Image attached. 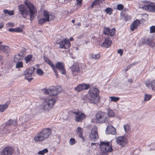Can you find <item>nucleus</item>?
Segmentation results:
<instances>
[{"instance_id":"1","label":"nucleus","mask_w":155,"mask_h":155,"mask_svg":"<svg viewBox=\"0 0 155 155\" xmlns=\"http://www.w3.org/2000/svg\"><path fill=\"white\" fill-rule=\"evenodd\" d=\"M24 3L25 5L23 4L18 5L19 12L24 18H27V16L29 15L30 19L31 21L35 17L37 12V9L29 1H25Z\"/></svg>"},{"instance_id":"2","label":"nucleus","mask_w":155,"mask_h":155,"mask_svg":"<svg viewBox=\"0 0 155 155\" xmlns=\"http://www.w3.org/2000/svg\"><path fill=\"white\" fill-rule=\"evenodd\" d=\"M44 59L45 61L52 68L56 77H58V75L56 68L62 74L65 75L66 74L64 65L62 62H58L56 64V67H55L53 63L47 57H44Z\"/></svg>"},{"instance_id":"3","label":"nucleus","mask_w":155,"mask_h":155,"mask_svg":"<svg viewBox=\"0 0 155 155\" xmlns=\"http://www.w3.org/2000/svg\"><path fill=\"white\" fill-rule=\"evenodd\" d=\"M51 132V129L44 128L35 135L34 140L35 141L37 142L42 141L49 136Z\"/></svg>"},{"instance_id":"4","label":"nucleus","mask_w":155,"mask_h":155,"mask_svg":"<svg viewBox=\"0 0 155 155\" xmlns=\"http://www.w3.org/2000/svg\"><path fill=\"white\" fill-rule=\"evenodd\" d=\"M90 98L89 101L91 104H97L99 100V91L95 88H91L89 91Z\"/></svg>"},{"instance_id":"5","label":"nucleus","mask_w":155,"mask_h":155,"mask_svg":"<svg viewBox=\"0 0 155 155\" xmlns=\"http://www.w3.org/2000/svg\"><path fill=\"white\" fill-rule=\"evenodd\" d=\"M43 15L44 18H41L38 21L39 24L41 25L50 20L54 18L55 16L53 14L48 12L46 10L43 11Z\"/></svg>"},{"instance_id":"6","label":"nucleus","mask_w":155,"mask_h":155,"mask_svg":"<svg viewBox=\"0 0 155 155\" xmlns=\"http://www.w3.org/2000/svg\"><path fill=\"white\" fill-rule=\"evenodd\" d=\"M101 151L103 153H107L112 152V147L110 145L109 142H101L99 145Z\"/></svg>"},{"instance_id":"7","label":"nucleus","mask_w":155,"mask_h":155,"mask_svg":"<svg viewBox=\"0 0 155 155\" xmlns=\"http://www.w3.org/2000/svg\"><path fill=\"white\" fill-rule=\"evenodd\" d=\"M97 123H103L107 120V115L106 113L102 112H98L95 115Z\"/></svg>"},{"instance_id":"8","label":"nucleus","mask_w":155,"mask_h":155,"mask_svg":"<svg viewBox=\"0 0 155 155\" xmlns=\"http://www.w3.org/2000/svg\"><path fill=\"white\" fill-rule=\"evenodd\" d=\"M98 137L97 127L95 126H94L91 130L90 139L92 141H95L98 139Z\"/></svg>"},{"instance_id":"9","label":"nucleus","mask_w":155,"mask_h":155,"mask_svg":"<svg viewBox=\"0 0 155 155\" xmlns=\"http://www.w3.org/2000/svg\"><path fill=\"white\" fill-rule=\"evenodd\" d=\"M55 102L56 99L54 98H51L44 102L43 104L44 109L46 110L50 109Z\"/></svg>"},{"instance_id":"10","label":"nucleus","mask_w":155,"mask_h":155,"mask_svg":"<svg viewBox=\"0 0 155 155\" xmlns=\"http://www.w3.org/2000/svg\"><path fill=\"white\" fill-rule=\"evenodd\" d=\"M62 90V88L60 86L55 87L51 86L49 88L50 92V95L54 96L58 95L60 93Z\"/></svg>"},{"instance_id":"11","label":"nucleus","mask_w":155,"mask_h":155,"mask_svg":"<svg viewBox=\"0 0 155 155\" xmlns=\"http://www.w3.org/2000/svg\"><path fill=\"white\" fill-rule=\"evenodd\" d=\"M117 143L122 147L125 146L127 144L128 140L127 137L125 136H120L115 139Z\"/></svg>"},{"instance_id":"12","label":"nucleus","mask_w":155,"mask_h":155,"mask_svg":"<svg viewBox=\"0 0 155 155\" xmlns=\"http://www.w3.org/2000/svg\"><path fill=\"white\" fill-rule=\"evenodd\" d=\"M90 87L89 84L82 83L79 84L77 87L74 88V89L77 92H79L83 90L88 89Z\"/></svg>"},{"instance_id":"13","label":"nucleus","mask_w":155,"mask_h":155,"mask_svg":"<svg viewBox=\"0 0 155 155\" xmlns=\"http://www.w3.org/2000/svg\"><path fill=\"white\" fill-rule=\"evenodd\" d=\"M58 44L60 45V48L64 49H67L71 45L69 40L66 39L59 42Z\"/></svg>"},{"instance_id":"14","label":"nucleus","mask_w":155,"mask_h":155,"mask_svg":"<svg viewBox=\"0 0 155 155\" xmlns=\"http://www.w3.org/2000/svg\"><path fill=\"white\" fill-rule=\"evenodd\" d=\"M115 29H110L109 28H104L103 30L104 34L108 36H112L115 34Z\"/></svg>"},{"instance_id":"15","label":"nucleus","mask_w":155,"mask_h":155,"mask_svg":"<svg viewBox=\"0 0 155 155\" xmlns=\"http://www.w3.org/2000/svg\"><path fill=\"white\" fill-rule=\"evenodd\" d=\"M73 113L76 115L75 117V121L78 122H80L85 117L86 115L82 113L79 112H74Z\"/></svg>"},{"instance_id":"16","label":"nucleus","mask_w":155,"mask_h":155,"mask_svg":"<svg viewBox=\"0 0 155 155\" xmlns=\"http://www.w3.org/2000/svg\"><path fill=\"white\" fill-rule=\"evenodd\" d=\"M13 149L12 147H7L2 150L1 155H12Z\"/></svg>"},{"instance_id":"17","label":"nucleus","mask_w":155,"mask_h":155,"mask_svg":"<svg viewBox=\"0 0 155 155\" xmlns=\"http://www.w3.org/2000/svg\"><path fill=\"white\" fill-rule=\"evenodd\" d=\"M145 84L147 87L149 88H151L153 90L155 91V81H151L147 80L146 81Z\"/></svg>"},{"instance_id":"18","label":"nucleus","mask_w":155,"mask_h":155,"mask_svg":"<svg viewBox=\"0 0 155 155\" xmlns=\"http://www.w3.org/2000/svg\"><path fill=\"white\" fill-rule=\"evenodd\" d=\"M106 131V133L107 134H111L115 135L116 133L115 128L111 125L108 126L107 127Z\"/></svg>"},{"instance_id":"19","label":"nucleus","mask_w":155,"mask_h":155,"mask_svg":"<svg viewBox=\"0 0 155 155\" xmlns=\"http://www.w3.org/2000/svg\"><path fill=\"white\" fill-rule=\"evenodd\" d=\"M112 41L108 37L106 38L103 42L102 43L101 46L106 48H108L112 44Z\"/></svg>"},{"instance_id":"20","label":"nucleus","mask_w":155,"mask_h":155,"mask_svg":"<svg viewBox=\"0 0 155 155\" xmlns=\"http://www.w3.org/2000/svg\"><path fill=\"white\" fill-rule=\"evenodd\" d=\"M142 8L150 12H155V5H144Z\"/></svg>"},{"instance_id":"21","label":"nucleus","mask_w":155,"mask_h":155,"mask_svg":"<svg viewBox=\"0 0 155 155\" xmlns=\"http://www.w3.org/2000/svg\"><path fill=\"white\" fill-rule=\"evenodd\" d=\"M72 74L74 75H76L80 72V68L78 64H74L72 66Z\"/></svg>"},{"instance_id":"22","label":"nucleus","mask_w":155,"mask_h":155,"mask_svg":"<svg viewBox=\"0 0 155 155\" xmlns=\"http://www.w3.org/2000/svg\"><path fill=\"white\" fill-rule=\"evenodd\" d=\"M17 125V120H10L8 121L6 124V127L8 128H10L12 126H15Z\"/></svg>"},{"instance_id":"23","label":"nucleus","mask_w":155,"mask_h":155,"mask_svg":"<svg viewBox=\"0 0 155 155\" xmlns=\"http://www.w3.org/2000/svg\"><path fill=\"white\" fill-rule=\"evenodd\" d=\"M140 24V21L138 19H136L134 21L130 26V29L133 31L137 28V27Z\"/></svg>"},{"instance_id":"24","label":"nucleus","mask_w":155,"mask_h":155,"mask_svg":"<svg viewBox=\"0 0 155 155\" xmlns=\"http://www.w3.org/2000/svg\"><path fill=\"white\" fill-rule=\"evenodd\" d=\"M35 68L33 67H30L28 70L25 71L24 74L26 77H31L35 70Z\"/></svg>"},{"instance_id":"25","label":"nucleus","mask_w":155,"mask_h":155,"mask_svg":"<svg viewBox=\"0 0 155 155\" xmlns=\"http://www.w3.org/2000/svg\"><path fill=\"white\" fill-rule=\"evenodd\" d=\"M10 102L8 101L4 104H0V112H3L8 107Z\"/></svg>"},{"instance_id":"26","label":"nucleus","mask_w":155,"mask_h":155,"mask_svg":"<svg viewBox=\"0 0 155 155\" xmlns=\"http://www.w3.org/2000/svg\"><path fill=\"white\" fill-rule=\"evenodd\" d=\"M145 41L148 45L151 47H154L155 45V44L153 42V39L152 38H146L145 39Z\"/></svg>"},{"instance_id":"27","label":"nucleus","mask_w":155,"mask_h":155,"mask_svg":"<svg viewBox=\"0 0 155 155\" xmlns=\"http://www.w3.org/2000/svg\"><path fill=\"white\" fill-rule=\"evenodd\" d=\"M25 55V53L21 52L18 54L16 55L14 58V61L17 62V60H20L22 58V57Z\"/></svg>"},{"instance_id":"28","label":"nucleus","mask_w":155,"mask_h":155,"mask_svg":"<svg viewBox=\"0 0 155 155\" xmlns=\"http://www.w3.org/2000/svg\"><path fill=\"white\" fill-rule=\"evenodd\" d=\"M83 131V130L80 127H78L76 130V134L79 137L81 138H82Z\"/></svg>"},{"instance_id":"29","label":"nucleus","mask_w":155,"mask_h":155,"mask_svg":"<svg viewBox=\"0 0 155 155\" xmlns=\"http://www.w3.org/2000/svg\"><path fill=\"white\" fill-rule=\"evenodd\" d=\"M0 49L4 52H8L10 51V48L8 46L2 45L0 47Z\"/></svg>"},{"instance_id":"30","label":"nucleus","mask_w":155,"mask_h":155,"mask_svg":"<svg viewBox=\"0 0 155 155\" xmlns=\"http://www.w3.org/2000/svg\"><path fill=\"white\" fill-rule=\"evenodd\" d=\"M123 127L126 133H128L130 132V128L128 125L127 124H125L124 125Z\"/></svg>"},{"instance_id":"31","label":"nucleus","mask_w":155,"mask_h":155,"mask_svg":"<svg viewBox=\"0 0 155 155\" xmlns=\"http://www.w3.org/2000/svg\"><path fill=\"white\" fill-rule=\"evenodd\" d=\"M3 12L5 14H7L11 16L14 15V11L13 10L9 11L7 9H5Z\"/></svg>"},{"instance_id":"32","label":"nucleus","mask_w":155,"mask_h":155,"mask_svg":"<svg viewBox=\"0 0 155 155\" xmlns=\"http://www.w3.org/2000/svg\"><path fill=\"white\" fill-rule=\"evenodd\" d=\"M32 55H29L27 56L25 58L26 63H28L29 61H31L32 58Z\"/></svg>"},{"instance_id":"33","label":"nucleus","mask_w":155,"mask_h":155,"mask_svg":"<svg viewBox=\"0 0 155 155\" xmlns=\"http://www.w3.org/2000/svg\"><path fill=\"white\" fill-rule=\"evenodd\" d=\"M91 57L92 58L95 59H97L99 58L100 57V55L99 54H91Z\"/></svg>"},{"instance_id":"34","label":"nucleus","mask_w":155,"mask_h":155,"mask_svg":"<svg viewBox=\"0 0 155 155\" xmlns=\"http://www.w3.org/2000/svg\"><path fill=\"white\" fill-rule=\"evenodd\" d=\"M23 66V62L21 61H20L17 62L15 66V68H22Z\"/></svg>"},{"instance_id":"35","label":"nucleus","mask_w":155,"mask_h":155,"mask_svg":"<svg viewBox=\"0 0 155 155\" xmlns=\"http://www.w3.org/2000/svg\"><path fill=\"white\" fill-rule=\"evenodd\" d=\"M77 142L75 139L73 138H71L70 139L69 143L71 145H73L75 144Z\"/></svg>"},{"instance_id":"36","label":"nucleus","mask_w":155,"mask_h":155,"mask_svg":"<svg viewBox=\"0 0 155 155\" xmlns=\"http://www.w3.org/2000/svg\"><path fill=\"white\" fill-rule=\"evenodd\" d=\"M107 113L109 117H113L115 116L112 110L108 109Z\"/></svg>"},{"instance_id":"37","label":"nucleus","mask_w":155,"mask_h":155,"mask_svg":"<svg viewBox=\"0 0 155 155\" xmlns=\"http://www.w3.org/2000/svg\"><path fill=\"white\" fill-rule=\"evenodd\" d=\"M152 96L150 95L145 94L144 95V101H147L149 100L151 97Z\"/></svg>"},{"instance_id":"38","label":"nucleus","mask_w":155,"mask_h":155,"mask_svg":"<svg viewBox=\"0 0 155 155\" xmlns=\"http://www.w3.org/2000/svg\"><path fill=\"white\" fill-rule=\"evenodd\" d=\"M48 152V150L47 149H45L44 150L40 151L38 152L39 155H43L45 153H46Z\"/></svg>"},{"instance_id":"39","label":"nucleus","mask_w":155,"mask_h":155,"mask_svg":"<svg viewBox=\"0 0 155 155\" xmlns=\"http://www.w3.org/2000/svg\"><path fill=\"white\" fill-rule=\"evenodd\" d=\"M112 9L110 8H106L105 12L107 14H108L109 15H110L112 13Z\"/></svg>"},{"instance_id":"40","label":"nucleus","mask_w":155,"mask_h":155,"mask_svg":"<svg viewBox=\"0 0 155 155\" xmlns=\"http://www.w3.org/2000/svg\"><path fill=\"white\" fill-rule=\"evenodd\" d=\"M110 99L111 101L114 102H117L120 99L119 97H110Z\"/></svg>"},{"instance_id":"41","label":"nucleus","mask_w":155,"mask_h":155,"mask_svg":"<svg viewBox=\"0 0 155 155\" xmlns=\"http://www.w3.org/2000/svg\"><path fill=\"white\" fill-rule=\"evenodd\" d=\"M37 74L40 76L44 74V72L43 71H42L41 69H38L37 70Z\"/></svg>"},{"instance_id":"42","label":"nucleus","mask_w":155,"mask_h":155,"mask_svg":"<svg viewBox=\"0 0 155 155\" xmlns=\"http://www.w3.org/2000/svg\"><path fill=\"white\" fill-rule=\"evenodd\" d=\"M150 33H155V26H152L150 28Z\"/></svg>"},{"instance_id":"43","label":"nucleus","mask_w":155,"mask_h":155,"mask_svg":"<svg viewBox=\"0 0 155 155\" xmlns=\"http://www.w3.org/2000/svg\"><path fill=\"white\" fill-rule=\"evenodd\" d=\"M104 0H95L92 4V5H95L96 4H98L99 3H101Z\"/></svg>"},{"instance_id":"44","label":"nucleus","mask_w":155,"mask_h":155,"mask_svg":"<svg viewBox=\"0 0 155 155\" xmlns=\"http://www.w3.org/2000/svg\"><path fill=\"white\" fill-rule=\"evenodd\" d=\"M124 6L123 5L121 4H119L117 6V9L118 10H121L123 9Z\"/></svg>"},{"instance_id":"45","label":"nucleus","mask_w":155,"mask_h":155,"mask_svg":"<svg viewBox=\"0 0 155 155\" xmlns=\"http://www.w3.org/2000/svg\"><path fill=\"white\" fill-rule=\"evenodd\" d=\"M15 32H21L22 31V29L20 28H15Z\"/></svg>"},{"instance_id":"46","label":"nucleus","mask_w":155,"mask_h":155,"mask_svg":"<svg viewBox=\"0 0 155 155\" xmlns=\"http://www.w3.org/2000/svg\"><path fill=\"white\" fill-rule=\"evenodd\" d=\"M77 2V5L78 6H80L81 4L82 0H76Z\"/></svg>"},{"instance_id":"47","label":"nucleus","mask_w":155,"mask_h":155,"mask_svg":"<svg viewBox=\"0 0 155 155\" xmlns=\"http://www.w3.org/2000/svg\"><path fill=\"white\" fill-rule=\"evenodd\" d=\"M44 91L45 94H50V92L49 91V89H44Z\"/></svg>"},{"instance_id":"48","label":"nucleus","mask_w":155,"mask_h":155,"mask_svg":"<svg viewBox=\"0 0 155 155\" xmlns=\"http://www.w3.org/2000/svg\"><path fill=\"white\" fill-rule=\"evenodd\" d=\"M117 52L118 54H120V55L121 56L122 55L123 53V51L121 49H120L118 50Z\"/></svg>"},{"instance_id":"49","label":"nucleus","mask_w":155,"mask_h":155,"mask_svg":"<svg viewBox=\"0 0 155 155\" xmlns=\"http://www.w3.org/2000/svg\"><path fill=\"white\" fill-rule=\"evenodd\" d=\"M8 31L10 32H15V28H11L8 29Z\"/></svg>"},{"instance_id":"50","label":"nucleus","mask_w":155,"mask_h":155,"mask_svg":"<svg viewBox=\"0 0 155 155\" xmlns=\"http://www.w3.org/2000/svg\"><path fill=\"white\" fill-rule=\"evenodd\" d=\"M25 78L26 79H27L28 82H30L31 81V80L32 79V78H28L27 77H26Z\"/></svg>"},{"instance_id":"51","label":"nucleus","mask_w":155,"mask_h":155,"mask_svg":"<svg viewBox=\"0 0 155 155\" xmlns=\"http://www.w3.org/2000/svg\"><path fill=\"white\" fill-rule=\"evenodd\" d=\"M8 25H9V26H13L14 24L13 23H11V22H9L8 23Z\"/></svg>"},{"instance_id":"52","label":"nucleus","mask_w":155,"mask_h":155,"mask_svg":"<svg viewBox=\"0 0 155 155\" xmlns=\"http://www.w3.org/2000/svg\"><path fill=\"white\" fill-rule=\"evenodd\" d=\"M3 27V24L2 23H0V29L2 28Z\"/></svg>"},{"instance_id":"53","label":"nucleus","mask_w":155,"mask_h":155,"mask_svg":"<svg viewBox=\"0 0 155 155\" xmlns=\"http://www.w3.org/2000/svg\"><path fill=\"white\" fill-rule=\"evenodd\" d=\"M128 81L130 83H131L132 82V80L131 79H129L128 80Z\"/></svg>"},{"instance_id":"54","label":"nucleus","mask_w":155,"mask_h":155,"mask_svg":"<svg viewBox=\"0 0 155 155\" xmlns=\"http://www.w3.org/2000/svg\"><path fill=\"white\" fill-rule=\"evenodd\" d=\"M70 40L71 41H73L74 40V38H72V37H71V38H70Z\"/></svg>"},{"instance_id":"55","label":"nucleus","mask_w":155,"mask_h":155,"mask_svg":"<svg viewBox=\"0 0 155 155\" xmlns=\"http://www.w3.org/2000/svg\"><path fill=\"white\" fill-rule=\"evenodd\" d=\"M129 69V68H126L125 70V71H127Z\"/></svg>"},{"instance_id":"56","label":"nucleus","mask_w":155,"mask_h":155,"mask_svg":"<svg viewBox=\"0 0 155 155\" xmlns=\"http://www.w3.org/2000/svg\"><path fill=\"white\" fill-rule=\"evenodd\" d=\"M81 25V23H79L77 24V25L78 26H80Z\"/></svg>"},{"instance_id":"57","label":"nucleus","mask_w":155,"mask_h":155,"mask_svg":"<svg viewBox=\"0 0 155 155\" xmlns=\"http://www.w3.org/2000/svg\"><path fill=\"white\" fill-rule=\"evenodd\" d=\"M71 21L72 22L74 23L75 22V20H72V21Z\"/></svg>"},{"instance_id":"58","label":"nucleus","mask_w":155,"mask_h":155,"mask_svg":"<svg viewBox=\"0 0 155 155\" xmlns=\"http://www.w3.org/2000/svg\"><path fill=\"white\" fill-rule=\"evenodd\" d=\"M95 144H96V143H91V145H94Z\"/></svg>"},{"instance_id":"59","label":"nucleus","mask_w":155,"mask_h":155,"mask_svg":"<svg viewBox=\"0 0 155 155\" xmlns=\"http://www.w3.org/2000/svg\"><path fill=\"white\" fill-rule=\"evenodd\" d=\"M2 42L0 41V44H2Z\"/></svg>"},{"instance_id":"60","label":"nucleus","mask_w":155,"mask_h":155,"mask_svg":"<svg viewBox=\"0 0 155 155\" xmlns=\"http://www.w3.org/2000/svg\"><path fill=\"white\" fill-rule=\"evenodd\" d=\"M8 130V131H9V133H10V130H9V129Z\"/></svg>"},{"instance_id":"61","label":"nucleus","mask_w":155,"mask_h":155,"mask_svg":"<svg viewBox=\"0 0 155 155\" xmlns=\"http://www.w3.org/2000/svg\"><path fill=\"white\" fill-rule=\"evenodd\" d=\"M76 50H78V48H76Z\"/></svg>"}]
</instances>
